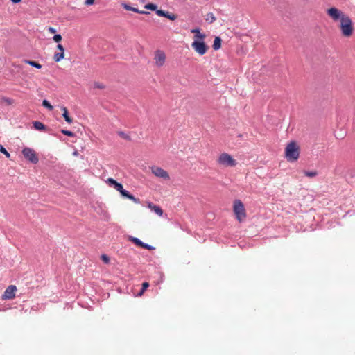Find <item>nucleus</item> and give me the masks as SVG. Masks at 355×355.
<instances>
[{
	"mask_svg": "<svg viewBox=\"0 0 355 355\" xmlns=\"http://www.w3.org/2000/svg\"><path fill=\"white\" fill-rule=\"evenodd\" d=\"M24 157L30 162L37 164L39 162L37 154L31 148L26 147L22 150Z\"/></svg>",
	"mask_w": 355,
	"mask_h": 355,
	"instance_id": "6",
	"label": "nucleus"
},
{
	"mask_svg": "<svg viewBox=\"0 0 355 355\" xmlns=\"http://www.w3.org/2000/svg\"><path fill=\"white\" fill-rule=\"evenodd\" d=\"M42 105L46 107L50 111L53 110V107L50 104V103L47 100L42 101Z\"/></svg>",
	"mask_w": 355,
	"mask_h": 355,
	"instance_id": "22",
	"label": "nucleus"
},
{
	"mask_svg": "<svg viewBox=\"0 0 355 355\" xmlns=\"http://www.w3.org/2000/svg\"><path fill=\"white\" fill-rule=\"evenodd\" d=\"M122 6L126 10H131L135 12H137V13H140V14H149V12L139 10L137 8L132 7L126 3H123Z\"/></svg>",
	"mask_w": 355,
	"mask_h": 355,
	"instance_id": "13",
	"label": "nucleus"
},
{
	"mask_svg": "<svg viewBox=\"0 0 355 355\" xmlns=\"http://www.w3.org/2000/svg\"><path fill=\"white\" fill-rule=\"evenodd\" d=\"M148 286H149V284L148 282H144L142 284V289H143V291H145L147 288H148Z\"/></svg>",
	"mask_w": 355,
	"mask_h": 355,
	"instance_id": "36",
	"label": "nucleus"
},
{
	"mask_svg": "<svg viewBox=\"0 0 355 355\" xmlns=\"http://www.w3.org/2000/svg\"><path fill=\"white\" fill-rule=\"evenodd\" d=\"M145 291H143V289L141 288V291L139 292V295H142L143 293H144Z\"/></svg>",
	"mask_w": 355,
	"mask_h": 355,
	"instance_id": "39",
	"label": "nucleus"
},
{
	"mask_svg": "<svg viewBox=\"0 0 355 355\" xmlns=\"http://www.w3.org/2000/svg\"><path fill=\"white\" fill-rule=\"evenodd\" d=\"M0 152L3 153L8 158H9L10 157V154L2 146H0Z\"/></svg>",
	"mask_w": 355,
	"mask_h": 355,
	"instance_id": "27",
	"label": "nucleus"
},
{
	"mask_svg": "<svg viewBox=\"0 0 355 355\" xmlns=\"http://www.w3.org/2000/svg\"><path fill=\"white\" fill-rule=\"evenodd\" d=\"M129 241H132L134 244H135L137 246L141 247L143 245V242L136 237L130 236Z\"/></svg>",
	"mask_w": 355,
	"mask_h": 355,
	"instance_id": "20",
	"label": "nucleus"
},
{
	"mask_svg": "<svg viewBox=\"0 0 355 355\" xmlns=\"http://www.w3.org/2000/svg\"><path fill=\"white\" fill-rule=\"evenodd\" d=\"M1 103H5L8 105H12L14 103V100L12 99V98H8V97H2L1 98V101H0Z\"/></svg>",
	"mask_w": 355,
	"mask_h": 355,
	"instance_id": "19",
	"label": "nucleus"
},
{
	"mask_svg": "<svg viewBox=\"0 0 355 355\" xmlns=\"http://www.w3.org/2000/svg\"><path fill=\"white\" fill-rule=\"evenodd\" d=\"M318 174L317 171H304V175L309 178H313Z\"/></svg>",
	"mask_w": 355,
	"mask_h": 355,
	"instance_id": "24",
	"label": "nucleus"
},
{
	"mask_svg": "<svg viewBox=\"0 0 355 355\" xmlns=\"http://www.w3.org/2000/svg\"><path fill=\"white\" fill-rule=\"evenodd\" d=\"M155 63L157 67H162L166 61V55L164 51L157 50L155 53Z\"/></svg>",
	"mask_w": 355,
	"mask_h": 355,
	"instance_id": "9",
	"label": "nucleus"
},
{
	"mask_svg": "<svg viewBox=\"0 0 355 355\" xmlns=\"http://www.w3.org/2000/svg\"><path fill=\"white\" fill-rule=\"evenodd\" d=\"M61 132L64 134V135L69 136V137H73L74 133L71 131L67 130H62Z\"/></svg>",
	"mask_w": 355,
	"mask_h": 355,
	"instance_id": "28",
	"label": "nucleus"
},
{
	"mask_svg": "<svg viewBox=\"0 0 355 355\" xmlns=\"http://www.w3.org/2000/svg\"><path fill=\"white\" fill-rule=\"evenodd\" d=\"M300 153V146L294 141L289 142L285 148V157L289 162H296L299 159Z\"/></svg>",
	"mask_w": 355,
	"mask_h": 355,
	"instance_id": "2",
	"label": "nucleus"
},
{
	"mask_svg": "<svg viewBox=\"0 0 355 355\" xmlns=\"http://www.w3.org/2000/svg\"><path fill=\"white\" fill-rule=\"evenodd\" d=\"M191 33H194L195 35H197L198 33H200V31L199 28H193L191 30Z\"/></svg>",
	"mask_w": 355,
	"mask_h": 355,
	"instance_id": "34",
	"label": "nucleus"
},
{
	"mask_svg": "<svg viewBox=\"0 0 355 355\" xmlns=\"http://www.w3.org/2000/svg\"><path fill=\"white\" fill-rule=\"evenodd\" d=\"M150 171L157 178L164 180H169L170 179L168 173L159 166H153L150 167Z\"/></svg>",
	"mask_w": 355,
	"mask_h": 355,
	"instance_id": "8",
	"label": "nucleus"
},
{
	"mask_svg": "<svg viewBox=\"0 0 355 355\" xmlns=\"http://www.w3.org/2000/svg\"><path fill=\"white\" fill-rule=\"evenodd\" d=\"M216 163L222 167H234L237 164L236 160L227 153L220 154L216 159Z\"/></svg>",
	"mask_w": 355,
	"mask_h": 355,
	"instance_id": "4",
	"label": "nucleus"
},
{
	"mask_svg": "<svg viewBox=\"0 0 355 355\" xmlns=\"http://www.w3.org/2000/svg\"><path fill=\"white\" fill-rule=\"evenodd\" d=\"M206 38V35L205 33H198L197 35H195L194 37H193V42H205V40Z\"/></svg>",
	"mask_w": 355,
	"mask_h": 355,
	"instance_id": "16",
	"label": "nucleus"
},
{
	"mask_svg": "<svg viewBox=\"0 0 355 355\" xmlns=\"http://www.w3.org/2000/svg\"><path fill=\"white\" fill-rule=\"evenodd\" d=\"M95 0H85V4L87 6H90L94 4Z\"/></svg>",
	"mask_w": 355,
	"mask_h": 355,
	"instance_id": "35",
	"label": "nucleus"
},
{
	"mask_svg": "<svg viewBox=\"0 0 355 355\" xmlns=\"http://www.w3.org/2000/svg\"><path fill=\"white\" fill-rule=\"evenodd\" d=\"M147 207L151 209V211H154L157 215L159 216H162L163 215V210L162 209L153 202H147Z\"/></svg>",
	"mask_w": 355,
	"mask_h": 355,
	"instance_id": "12",
	"label": "nucleus"
},
{
	"mask_svg": "<svg viewBox=\"0 0 355 355\" xmlns=\"http://www.w3.org/2000/svg\"><path fill=\"white\" fill-rule=\"evenodd\" d=\"M107 183L110 186H113L114 188L116 191H118L123 197L132 200L133 202L136 204L140 203V200L139 198H135L134 196L130 194L128 191L125 190L123 187V185L121 183L117 182L114 179L112 178H108L107 180Z\"/></svg>",
	"mask_w": 355,
	"mask_h": 355,
	"instance_id": "3",
	"label": "nucleus"
},
{
	"mask_svg": "<svg viewBox=\"0 0 355 355\" xmlns=\"http://www.w3.org/2000/svg\"><path fill=\"white\" fill-rule=\"evenodd\" d=\"M33 126L35 129L37 130H45L46 126L40 121H35L33 123Z\"/></svg>",
	"mask_w": 355,
	"mask_h": 355,
	"instance_id": "17",
	"label": "nucleus"
},
{
	"mask_svg": "<svg viewBox=\"0 0 355 355\" xmlns=\"http://www.w3.org/2000/svg\"><path fill=\"white\" fill-rule=\"evenodd\" d=\"M206 20L209 21L210 23H213L214 21H215L216 17H214L213 13L209 12L207 15Z\"/></svg>",
	"mask_w": 355,
	"mask_h": 355,
	"instance_id": "23",
	"label": "nucleus"
},
{
	"mask_svg": "<svg viewBox=\"0 0 355 355\" xmlns=\"http://www.w3.org/2000/svg\"><path fill=\"white\" fill-rule=\"evenodd\" d=\"M14 3H19L21 0H10Z\"/></svg>",
	"mask_w": 355,
	"mask_h": 355,
	"instance_id": "38",
	"label": "nucleus"
},
{
	"mask_svg": "<svg viewBox=\"0 0 355 355\" xmlns=\"http://www.w3.org/2000/svg\"><path fill=\"white\" fill-rule=\"evenodd\" d=\"M141 248H143L144 249L149 250H153L155 249V247L151 246V245L144 243H143V245L141 246Z\"/></svg>",
	"mask_w": 355,
	"mask_h": 355,
	"instance_id": "29",
	"label": "nucleus"
},
{
	"mask_svg": "<svg viewBox=\"0 0 355 355\" xmlns=\"http://www.w3.org/2000/svg\"><path fill=\"white\" fill-rule=\"evenodd\" d=\"M145 8L149 9V10H156L157 6L155 4H153V3H148V4H146L145 6Z\"/></svg>",
	"mask_w": 355,
	"mask_h": 355,
	"instance_id": "25",
	"label": "nucleus"
},
{
	"mask_svg": "<svg viewBox=\"0 0 355 355\" xmlns=\"http://www.w3.org/2000/svg\"><path fill=\"white\" fill-rule=\"evenodd\" d=\"M326 13L334 22L339 23L338 27L343 37H350L353 35V22L347 15L336 7L328 8Z\"/></svg>",
	"mask_w": 355,
	"mask_h": 355,
	"instance_id": "1",
	"label": "nucleus"
},
{
	"mask_svg": "<svg viewBox=\"0 0 355 355\" xmlns=\"http://www.w3.org/2000/svg\"><path fill=\"white\" fill-rule=\"evenodd\" d=\"M62 110L63 112V114H62V116L64 119V120L68 123H71L73 120L69 116V112H68V110L66 107H62Z\"/></svg>",
	"mask_w": 355,
	"mask_h": 355,
	"instance_id": "14",
	"label": "nucleus"
},
{
	"mask_svg": "<svg viewBox=\"0 0 355 355\" xmlns=\"http://www.w3.org/2000/svg\"><path fill=\"white\" fill-rule=\"evenodd\" d=\"M118 135L121 137V138H123L124 139H126V140H128L130 141V137L128 135H126L125 132H118Z\"/></svg>",
	"mask_w": 355,
	"mask_h": 355,
	"instance_id": "26",
	"label": "nucleus"
},
{
	"mask_svg": "<svg viewBox=\"0 0 355 355\" xmlns=\"http://www.w3.org/2000/svg\"><path fill=\"white\" fill-rule=\"evenodd\" d=\"M48 30L51 33H55L56 32L55 29L53 27H49Z\"/></svg>",
	"mask_w": 355,
	"mask_h": 355,
	"instance_id": "37",
	"label": "nucleus"
},
{
	"mask_svg": "<svg viewBox=\"0 0 355 355\" xmlns=\"http://www.w3.org/2000/svg\"><path fill=\"white\" fill-rule=\"evenodd\" d=\"M221 39L219 37H216L214 40V44L212 45L214 50H218L221 47Z\"/></svg>",
	"mask_w": 355,
	"mask_h": 355,
	"instance_id": "15",
	"label": "nucleus"
},
{
	"mask_svg": "<svg viewBox=\"0 0 355 355\" xmlns=\"http://www.w3.org/2000/svg\"><path fill=\"white\" fill-rule=\"evenodd\" d=\"M101 259L103 260V261H104L106 263H109V261H110L109 257L105 254H103L101 256Z\"/></svg>",
	"mask_w": 355,
	"mask_h": 355,
	"instance_id": "32",
	"label": "nucleus"
},
{
	"mask_svg": "<svg viewBox=\"0 0 355 355\" xmlns=\"http://www.w3.org/2000/svg\"><path fill=\"white\" fill-rule=\"evenodd\" d=\"M26 64H28L33 67H35L37 69H41L42 68V65L37 62H35V61H32V60H25L24 61Z\"/></svg>",
	"mask_w": 355,
	"mask_h": 355,
	"instance_id": "18",
	"label": "nucleus"
},
{
	"mask_svg": "<svg viewBox=\"0 0 355 355\" xmlns=\"http://www.w3.org/2000/svg\"><path fill=\"white\" fill-rule=\"evenodd\" d=\"M17 287L15 285H10L8 286L2 295L3 300H12L15 297V293Z\"/></svg>",
	"mask_w": 355,
	"mask_h": 355,
	"instance_id": "10",
	"label": "nucleus"
},
{
	"mask_svg": "<svg viewBox=\"0 0 355 355\" xmlns=\"http://www.w3.org/2000/svg\"><path fill=\"white\" fill-rule=\"evenodd\" d=\"M191 47L199 55H205L209 49V46L205 44V42L201 41L200 42L197 41L193 42L191 43Z\"/></svg>",
	"mask_w": 355,
	"mask_h": 355,
	"instance_id": "7",
	"label": "nucleus"
},
{
	"mask_svg": "<svg viewBox=\"0 0 355 355\" xmlns=\"http://www.w3.org/2000/svg\"><path fill=\"white\" fill-rule=\"evenodd\" d=\"M94 87L98 88V89H104L105 85L103 84L99 83H94Z\"/></svg>",
	"mask_w": 355,
	"mask_h": 355,
	"instance_id": "33",
	"label": "nucleus"
},
{
	"mask_svg": "<svg viewBox=\"0 0 355 355\" xmlns=\"http://www.w3.org/2000/svg\"><path fill=\"white\" fill-rule=\"evenodd\" d=\"M164 17H166V18H168L170 20L174 21V20H175L177 19V15L173 14V13H171V12H169L166 11V15H165Z\"/></svg>",
	"mask_w": 355,
	"mask_h": 355,
	"instance_id": "21",
	"label": "nucleus"
},
{
	"mask_svg": "<svg viewBox=\"0 0 355 355\" xmlns=\"http://www.w3.org/2000/svg\"><path fill=\"white\" fill-rule=\"evenodd\" d=\"M166 11L162 10H156V13L159 16L165 17Z\"/></svg>",
	"mask_w": 355,
	"mask_h": 355,
	"instance_id": "31",
	"label": "nucleus"
},
{
	"mask_svg": "<svg viewBox=\"0 0 355 355\" xmlns=\"http://www.w3.org/2000/svg\"><path fill=\"white\" fill-rule=\"evenodd\" d=\"M233 211L239 222H243L246 218V211L243 203L240 200H235Z\"/></svg>",
	"mask_w": 355,
	"mask_h": 355,
	"instance_id": "5",
	"label": "nucleus"
},
{
	"mask_svg": "<svg viewBox=\"0 0 355 355\" xmlns=\"http://www.w3.org/2000/svg\"><path fill=\"white\" fill-rule=\"evenodd\" d=\"M57 49L60 50V52H55L54 53L53 60L58 62L64 58V48L62 44H59L57 45Z\"/></svg>",
	"mask_w": 355,
	"mask_h": 355,
	"instance_id": "11",
	"label": "nucleus"
},
{
	"mask_svg": "<svg viewBox=\"0 0 355 355\" xmlns=\"http://www.w3.org/2000/svg\"><path fill=\"white\" fill-rule=\"evenodd\" d=\"M62 36L60 34H58V35H55L53 37V40L55 42H59L62 40Z\"/></svg>",
	"mask_w": 355,
	"mask_h": 355,
	"instance_id": "30",
	"label": "nucleus"
}]
</instances>
